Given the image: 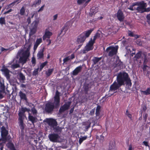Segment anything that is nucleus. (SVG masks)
<instances>
[{
    "instance_id": "1",
    "label": "nucleus",
    "mask_w": 150,
    "mask_h": 150,
    "mask_svg": "<svg viewBox=\"0 0 150 150\" xmlns=\"http://www.w3.org/2000/svg\"><path fill=\"white\" fill-rule=\"evenodd\" d=\"M116 80L117 82L115 81L110 86V92L115 91L121 86H125V84L128 88H129L132 86L131 80L129 75L125 71L120 72L117 74Z\"/></svg>"
},
{
    "instance_id": "2",
    "label": "nucleus",
    "mask_w": 150,
    "mask_h": 150,
    "mask_svg": "<svg viewBox=\"0 0 150 150\" xmlns=\"http://www.w3.org/2000/svg\"><path fill=\"white\" fill-rule=\"evenodd\" d=\"M1 137L0 138V146L2 145L3 143H5L6 142H8L6 146L10 150H16L15 146L11 140V137L10 135L8 136V132L4 126L1 128Z\"/></svg>"
},
{
    "instance_id": "3",
    "label": "nucleus",
    "mask_w": 150,
    "mask_h": 150,
    "mask_svg": "<svg viewBox=\"0 0 150 150\" xmlns=\"http://www.w3.org/2000/svg\"><path fill=\"white\" fill-rule=\"evenodd\" d=\"M93 29H91L86 31H85L81 33L77 37L76 42L78 44H80L78 46L79 48H80L83 45L85 41L86 38L89 37Z\"/></svg>"
},
{
    "instance_id": "4",
    "label": "nucleus",
    "mask_w": 150,
    "mask_h": 150,
    "mask_svg": "<svg viewBox=\"0 0 150 150\" xmlns=\"http://www.w3.org/2000/svg\"><path fill=\"white\" fill-rule=\"evenodd\" d=\"M21 51H18V54L20 55L19 61L20 63L24 64L27 61V59L30 55V52L27 51H24L21 55Z\"/></svg>"
},
{
    "instance_id": "5",
    "label": "nucleus",
    "mask_w": 150,
    "mask_h": 150,
    "mask_svg": "<svg viewBox=\"0 0 150 150\" xmlns=\"http://www.w3.org/2000/svg\"><path fill=\"white\" fill-rule=\"evenodd\" d=\"M118 47V46L115 47L110 46L108 47L106 50V52H108V56L111 57L116 55L117 52Z\"/></svg>"
},
{
    "instance_id": "6",
    "label": "nucleus",
    "mask_w": 150,
    "mask_h": 150,
    "mask_svg": "<svg viewBox=\"0 0 150 150\" xmlns=\"http://www.w3.org/2000/svg\"><path fill=\"white\" fill-rule=\"evenodd\" d=\"M136 6H137L140 7V8H144L146 6V4L144 1L134 2L132 4V5H130L128 8L132 11L135 10L136 8L134 7Z\"/></svg>"
},
{
    "instance_id": "7",
    "label": "nucleus",
    "mask_w": 150,
    "mask_h": 150,
    "mask_svg": "<svg viewBox=\"0 0 150 150\" xmlns=\"http://www.w3.org/2000/svg\"><path fill=\"white\" fill-rule=\"evenodd\" d=\"M95 43V42L92 40L91 38L83 50V53L85 54L89 51L92 50L93 48V45Z\"/></svg>"
},
{
    "instance_id": "8",
    "label": "nucleus",
    "mask_w": 150,
    "mask_h": 150,
    "mask_svg": "<svg viewBox=\"0 0 150 150\" xmlns=\"http://www.w3.org/2000/svg\"><path fill=\"white\" fill-rule=\"evenodd\" d=\"M55 108L54 103L51 102H48L45 105V110L46 112L51 113Z\"/></svg>"
},
{
    "instance_id": "9",
    "label": "nucleus",
    "mask_w": 150,
    "mask_h": 150,
    "mask_svg": "<svg viewBox=\"0 0 150 150\" xmlns=\"http://www.w3.org/2000/svg\"><path fill=\"white\" fill-rule=\"evenodd\" d=\"M1 70L3 74L6 77L7 80L10 81L11 76L10 74V71L4 66L2 67Z\"/></svg>"
},
{
    "instance_id": "10",
    "label": "nucleus",
    "mask_w": 150,
    "mask_h": 150,
    "mask_svg": "<svg viewBox=\"0 0 150 150\" xmlns=\"http://www.w3.org/2000/svg\"><path fill=\"white\" fill-rule=\"evenodd\" d=\"M48 137L51 142H59V139L60 137L57 133H53L49 134Z\"/></svg>"
},
{
    "instance_id": "11",
    "label": "nucleus",
    "mask_w": 150,
    "mask_h": 150,
    "mask_svg": "<svg viewBox=\"0 0 150 150\" xmlns=\"http://www.w3.org/2000/svg\"><path fill=\"white\" fill-rule=\"evenodd\" d=\"M71 104V102H68L65 103L63 105H61L59 109V113L61 114L65 111L68 110Z\"/></svg>"
},
{
    "instance_id": "12",
    "label": "nucleus",
    "mask_w": 150,
    "mask_h": 150,
    "mask_svg": "<svg viewBox=\"0 0 150 150\" xmlns=\"http://www.w3.org/2000/svg\"><path fill=\"white\" fill-rule=\"evenodd\" d=\"M38 24V22L36 21H35L31 25V28L29 33L30 35H32L36 33Z\"/></svg>"
},
{
    "instance_id": "13",
    "label": "nucleus",
    "mask_w": 150,
    "mask_h": 150,
    "mask_svg": "<svg viewBox=\"0 0 150 150\" xmlns=\"http://www.w3.org/2000/svg\"><path fill=\"white\" fill-rule=\"evenodd\" d=\"M116 16L117 19L121 22L123 21L125 16L122 11L120 9H119L116 13Z\"/></svg>"
},
{
    "instance_id": "14",
    "label": "nucleus",
    "mask_w": 150,
    "mask_h": 150,
    "mask_svg": "<svg viewBox=\"0 0 150 150\" xmlns=\"http://www.w3.org/2000/svg\"><path fill=\"white\" fill-rule=\"evenodd\" d=\"M47 122L49 125L52 128L57 126L58 125L57 121L52 118L48 119L47 120Z\"/></svg>"
},
{
    "instance_id": "15",
    "label": "nucleus",
    "mask_w": 150,
    "mask_h": 150,
    "mask_svg": "<svg viewBox=\"0 0 150 150\" xmlns=\"http://www.w3.org/2000/svg\"><path fill=\"white\" fill-rule=\"evenodd\" d=\"M25 40V43L24 45V47L26 49V50L25 51H27L28 52H29L30 47L31 46L32 42L30 38H29L28 40Z\"/></svg>"
},
{
    "instance_id": "16",
    "label": "nucleus",
    "mask_w": 150,
    "mask_h": 150,
    "mask_svg": "<svg viewBox=\"0 0 150 150\" xmlns=\"http://www.w3.org/2000/svg\"><path fill=\"white\" fill-rule=\"evenodd\" d=\"M44 48L40 49L38 52L37 54V59L38 60L43 59L44 57Z\"/></svg>"
},
{
    "instance_id": "17",
    "label": "nucleus",
    "mask_w": 150,
    "mask_h": 150,
    "mask_svg": "<svg viewBox=\"0 0 150 150\" xmlns=\"http://www.w3.org/2000/svg\"><path fill=\"white\" fill-rule=\"evenodd\" d=\"M52 33L50 32L47 29H46L45 31L44 35L42 37L43 40H45L46 38H47L49 39L50 36L52 35Z\"/></svg>"
},
{
    "instance_id": "18",
    "label": "nucleus",
    "mask_w": 150,
    "mask_h": 150,
    "mask_svg": "<svg viewBox=\"0 0 150 150\" xmlns=\"http://www.w3.org/2000/svg\"><path fill=\"white\" fill-rule=\"evenodd\" d=\"M99 9L98 7L93 6L90 9V12L89 13L90 16H92L93 14H95L98 11Z\"/></svg>"
},
{
    "instance_id": "19",
    "label": "nucleus",
    "mask_w": 150,
    "mask_h": 150,
    "mask_svg": "<svg viewBox=\"0 0 150 150\" xmlns=\"http://www.w3.org/2000/svg\"><path fill=\"white\" fill-rule=\"evenodd\" d=\"M82 67L81 66L76 67L72 71V74L74 76L77 75L80 72L82 69Z\"/></svg>"
},
{
    "instance_id": "20",
    "label": "nucleus",
    "mask_w": 150,
    "mask_h": 150,
    "mask_svg": "<svg viewBox=\"0 0 150 150\" xmlns=\"http://www.w3.org/2000/svg\"><path fill=\"white\" fill-rule=\"evenodd\" d=\"M19 96L21 100H24L26 101H27L28 99L26 94L21 91L19 92Z\"/></svg>"
},
{
    "instance_id": "21",
    "label": "nucleus",
    "mask_w": 150,
    "mask_h": 150,
    "mask_svg": "<svg viewBox=\"0 0 150 150\" xmlns=\"http://www.w3.org/2000/svg\"><path fill=\"white\" fill-rule=\"evenodd\" d=\"M28 118L29 120L31 121L33 124L36 123L37 121V118L36 117H34L30 114H29Z\"/></svg>"
},
{
    "instance_id": "22",
    "label": "nucleus",
    "mask_w": 150,
    "mask_h": 150,
    "mask_svg": "<svg viewBox=\"0 0 150 150\" xmlns=\"http://www.w3.org/2000/svg\"><path fill=\"white\" fill-rule=\"evenodd\" d=\"M42 42V40L41 38L37 39L34 45V50L36 49L39 45Z\"/></svg>"
},
{
    "instance_id": "23",
    "label": "nucleus",
    "mask_w": 150,
    "mask_h": 150,
    "mask_svg": "<svg viewBox=\"0 0 150 150\" xmlns=\"http://www.w3.org/2000/svg\"><path fill=\"white\" fill-rule=\"evenodd\" d=\"M142 52L141 51H139L134 56L133 59L134 61H137L138 59H140L142 55Z\"/></svg>"
},
{
    "instance_id": "24",
    "label": "nucleus",
    "mask_w": 150,
    "mask_h": 150,
    "mask_svg": "<svg viewBox=\"0 0 150 150\" xmlns=\"http://www.w3.org/2000/svg\"><path fill=\"white\" fill-rule=\"evenodd\" d=\"M60 102V98L54 97V104L55 105V108H57L59 105Z\"/></svg>"
},
{
    "instance_id": "25",
    "label": "nucleus",
    "mask_w": 150,
    "mask_h": 150,
    "mask_svg": "<svg viewBox=\"0 0 150 150\" xmlns=\"http://www.w3.org/2000/svg\"><path fill=\"white\" fill-rule=\"evenodd\" d=\"M102 58V57H93L92 60L93 62V65H94L97 64L101 59Z\"/></svg>"
},
{
    "instance_id": "26",
    "label": "nucleus",
    "mask_w": 150,
    "mask_h": 150,
    "mask_svg": "<svg viewBox=\"0 0 150 150\" xmlns=\"http://www.w3.org/2000/svg\"><path fill=\"white\" fill-rule=\"evenodd\" d=\"M68 29V27L66 25H64L62 28L59 33V35H61L63 32L64 33L63 35H64L66 33Z\"/></svg>"
},
{
    "instance_id": "27",
    "label": "nucleus",
    "mask_w": 150,
    "mask_h": 150,
    "mask_svg": "<svg viewBox=\"0 0 150 150\" xmlns=\"http://www.w3.org/2000/svg\"><path fill=\"white\" fill-rule=\"evenodd\" d=\"M41 3V0H35L31 6L36 7L40 5Z\"/></svg>"
},
{
    "instance_id": "28",
    "label": "nucleus",
    "mask_w": 150,
    "mask_h": 150,
    "mask_svg": "<svg viewBox=\"0 0 150 150\" xmlns=\"http://www.w3.org/2000/svg\"><path fill=\"white\" fill-rule=\"evenodd\" d=\"M54 132L60 134L61 133L62 129L59 126L55 127L53 128Z\"/></svg>"
},
{
    "instance_id": "29",
    "label": "nucleus",
    "mask_w": 150,
    "mask_h": 150,
    "mask_svg": "<svg viewBox=\"0 0 150 150\" xmlns=\"http://www.w3.org/2000/svg\"><path fill=\"white\" fill-rule=\"evenodd\" d=\"M30 109L26 108H22L20 109V111H19L18 113H21L22 115H24V113L26 112H28Z\"/></svg>"
},
{
    "instance_id": "30",
    "label": "nucleus",
    "mask_w": 150,
    "mask_h": 150,
    "mask_svg": "<svg viewBox=\"0 0 150 150\" xmlns=\"http://www.w3.org/2000/svg\"><path fill=\"white\" fill-rule=\"evenodd\" d=\"M18 79L21 82H22L25 80V76L22 73H20L19 74Z\"/></svg>"
},
{
    "instance_id": "31",
    "label": "nucleus",
    "mask_w": 150,
    "mask_h": 150,
    "mask_svg": "<svg viewBox=\"0 0 150 150\" xmlns=\"http://www.w3.org/2000/svg\"><path fill=\"white\" fill-rule=\"evenodd\" d=\"M141 93L144 95H148L150 94V88H148L146 91H141Z\"/></svg>"
},
{
    "instance_id": "32",
    "label": "nucleus",
    "mask_w": 150,
    "mask_h": 150,
    "mask_svg": "<svg viewBox=\"0 0 150 150\" xmlns=\"http://www.w3.org/2000/svg\"><path fill=\"white\" fill-rule=\"evenodd\" d=\"M100 105H98L96 110V116H99L100 115Z\"/></svg>"
},
{
    "instance_id": "33",
    "label": "nucleus",
    "mask_w": 150,
    "mask_h": 150,
    "mask_svg": "<svg viewBox=\"0 0 150 150\" xmlns=\"http://www.w3.org/2000/svg\"><path fill=\"white\" fill-rule=\"evenodd\" d=\"M20 1H20V0H16V1H14L13 2H12V3H11L10 4H8V5H7L6 7V9H7L9 8H10V7H11V5L12 4L14 5V4L16 3L17 2H18L17 3V4H18V3H19V2H20Z\"/></svg>"
},
{
    "instance_id": "34",
    "label": "nucleus",
    "mask_w": 150,
    "mask_h": 150,
    "mask_svg": "<svg viewBox=\"0 0 150 150\" xmlns=\"http://www.w3.org/2000/svg\"><path fill=\"white\" fill-rule=\"evenodd\" d=\"M100 33L97 32L93 37L92 40L95 42V40L96 39L99 38L100 37Z\"/></svg>"
},
{
    "instance_id": "35",
    "label": "nucleus",
    "mask_w": 150,
    "mask_h": 150,
    "mask_svg": "<svg viewBox=\"0 0 150 150\" xmlns=\"http://www.w3.org/2000/svg\"><path fill=\"white\" fill-rule=\"evenodd\" d=\"M25 9L24 6H23L20 9L19 14L21 16H23L25 14Z\"/></svg>"
},
{
    "instance_id": "36",
    "label": "nucleus",
    "mask_w": 150,
    "mask_h": 150,
    "mask_svg": "<svg viewBox=\"0 0 150 150\" xmlns=\"http://www.w3.org/2000/svg\"><path fill=\"white\" fill-rule=\"evenodd\" d=\"M19 126L21 130H23L25 128V126L23 123V121L19 122Z\"/></svg>"
},
{
    "instance_id": "37",
    "label": "nucleus",
    "mask_w": 150,
    "mask_h": 150,
    "mask_svg": "<svg viewBox=\"0 0 150 150\" xmlns=\"http://www.w3.org/2000/svg\"><path fill=\"white\" fill-rule=\"evenodd\" d=\"M144 8H140V7L138 6L136 8L135 10H136L138 12L140 13H143L144 12Z\"/></svg>"
},
{
    "instance_id": "38",
    "label": "nucleus",
    "mask_w": 150,
    "mask_h": 150,
    "mask_svg": "<svg viewBox=\"0 0 150 150\" xmlns=\"http://www.w3.org/2000/svg\"><path fill=\"white\" fill-rule=\"evenodd\" d=\"M48 63L47 61H46L42 63L40 66V69L41 71L43 68Z\"/></svg>"
},
{
    "instance_id": "39",
    "label": "nucleus",
    "mask_w": 150,
    "mask_h": 150,
    "mask_svg": "<svg viewBox=\"0 0 150 150\" xmlns=\"http://www.w3.org/2000/svg\"><path fill=\"white\" fill-rule=\"evenodd\" d=\"M54 69H48L47 71L46 72V74L48 76H50L52 73Z\"/></svg>"
},
{
    "instance_id": "40",
    "label": "nucleus",
    "mask_w": 150,
    "mask_h": 150,
    "mask_svg": "<svg viewBox=\"0 0 150 150\" xmlns=\"http://www.w3.org/2000/svg\"><path fill=\"white\" fill-rule=\"evenodd\" d=\"M18 115L19 116L18 120L19 122L23 121L24 115L21 114V113H18Z\"/></svg>"
},
{
    "instance_id": "41",
    "label": "nucleus",
    "mask_w": 150,
    "mask_h": 150,
    "mask_svg": "<svg viewBox=\"0 0 150 150\" xmlns=\"http://www.w3.org/2000/svg\"><path fill=\"white\" fill-rule=\"evenodd\" d=\"M83 88L84 91L86 93H87L88 92L89 89V84H87L84 85L83 86Z\"/></svg>"
},
{
    "instance_id": "42",
    "label": "nucleus",
    "mask_w": 150,
    "mask_h": 150,
    "mask_svg": "<svg viewBox=\"0 0 150 150\" xmlns=\"http://www.w3.org/2000/svg\"><path fill=\"white\" fill-rule=\"evenodd\" d=\"M96 139H98L100 142H102L104 140V137L102 135H101L100 136V137L98 136H97Z\"/></svg>"
},
{
    "instance_id": "43",
    "label": "nucleus",
    "mask_w": 150,
    "mask_h": 150,
    "mask_svg": "<svg viewBox=\"0 0 150 150\" xmlns=\"http://www.w3.org/2000/svg\"><path fill=\"white\" fill-rule=\"evenodd\" d=\"M0 23L1 25L6 24V21L5 17H1L0 18Z\"/></svg>"
},
{
    "instance_id": "44",
    "label": "nucleus",
    "mask_w": 150,
    "mask_h": 150,
    "mask_svg": "<svg viewBox=\"0 0 150 150\" xmlns=\"http://www.w3.org/2000/svg\"><path fill=\"white\" fill-rule=\"evenodd\" d=\"M116 63L117 66L121 67L123 65L122 62L119 59L116 60Z\"/></svg>"
},
{
    "instance_id": "45",
    "label": "nucleus",
    "mask_w": 150,
    "mask_h": 150,
    "mask_svg": "<svg viewBox=\"0 0 150 150\" xmlns=\"http://www.w3.org/2000/svg\"><path fill=\"white\" fill-rule=\"evenodd\" d=\"M87 138V137L86 136L83 137H82L80 138L79 140V143L81 144L83 142L86 140Z\"/></svg>"
},
{
    "instance_id": "46",
    "label": "nucleus",
    "mask_w": 150,
    "mask_h": 150,
    "mask_svg": "<svg viewBox=\"0 0 150 150\" xmlns=\"http://www.w3.org/2000/svg\"><path fill=\"white\" fill-rule=\"evenodd\" d=\"M125 114L127 115V116L131 120H132V115L131 114L129 113L128 112V110H127L126 111Z\"/></svg>"
},
{
    "instance_id": "47",
    "label": "nucleus",
    "mask_w": 150,
    "mask_h": 150,
    "mask_svg": "<svg viewBox=\"0 0 150 150\" xmlns=\"http://www.w3.org/2000/svg\"><path fill=\"white\" fill-rule=\"evenodd\" d=\"M19 67V65L18 64H14L11 65V68L13 69H15L18 68Z\"/></svg>"
},
{
    "instance_id": "48",
    "label": "nucleus",
    "mask_w": 150,
    "mask_h": 150,
    "mask_svg": "<svg viewBox=\"0 0 150 150\" xmlns=\"http://www.w3.org/2000/svg\"><path fill=\"white\" fill-rule=\"evenodd\" d=\"M147 22L149 24H150V13L148 14L146 16Z\"/></svg>"
},
{
    "instance_id": "49",
    "label": "nucleus",
    "mask_w": 150,
    "mask_h": 150,
    "mask_svg": "<svg viewBox=\"0 0 150 150\" xmlns=\"http://www.w3.org/2000/svg\"><path fill=\"white\" fill-rule=\"evenodd\" d=\"M70 60V58L69 57V56L63 59V62L64 63H65Z\"/></svg>"
},
{
    "instance_id": "50",
    "label": "nucleus",
    "mask_w": 150,
    "mask_h": 150,
    "mask_svg": "<svg viewBox=\"0 0 150 150\" xmlns=\"http://www.w3.org/2000/svg\"><path fill=\"white\" fill-rule=\"evenodd\" d=\"M86 0H77V3L78 4L81 5L84 3Z\"/></svg>"
},
{
    "instance_id": "51",
    "label": "nucleus",
    "mask_w": 150,
    "mask_h": 150,
    "mask_svg": "<svg viewBox=\"0 0 150 150\" xmlns=\"http://www.w3.org/2000/svg\"><path fill=\"white\" fill-rule=\"evenodd\" d=\"M91 124V123L90 122H87L86 124V126L85 127V128L86 129H88L90 127Z\"/></svg>"
},
{
    "instance_id": "52",
    "label": "nucleus",
    "mask_w": 150,
    "mask_h": 150,
    "mask_svg": "<svg viewBox=\"0 0 150 150\" xmlns=\"http://www.w3.org/2000/svg\"><path fill=\"white\" fill-rule=\"evenodd\" d=\"M95 111V108L92 109L90 112L89 114L90 115L93 116L94 114Z\"/></svg>"
},
{
    "instance_id": "53",
    "label": "nucleus",
    "mask_w": 150,
    "mask_h": 150,
    "mask_svg": "<svg viewBox=\"0 0 150 150\" xmlns=\"http://www.w3.org/2000/svg\"><path fill=\"white\" fill-rule=\"evenodd\" d=\"M59 94L60 93L57 90L56 92L55 95L54 97L60 98Z\"/></svg>"
},
{
    "instance_id": "54",
    "label": "nucleus",
    "mask_w": 150,
    "mask_h": 150,
    "mask_svg": "<svg viewBox=\"0 0 150 150\" xmlns=\"http://www.w3.org/2000/svg\"><path fill=\"white\" fill-rule=\"evenodd\" d=\"M148 117V114L147 113H146L145 114L144 116H143V120H144V122H146L147 118Z\"/></svg>"
},
{
    "instance_id": "55",
    "label": "nucleus",
    "mask_w": 150,
    "mask_h": 150,
    "mask_svg": "<svg viewBox=\"0 0 150 150\" xmlns=\"http://www.w3.org/2000/svg\"><path fill=\"white\" fill-rule=\"evenodd\" d=\"M31 110L32 113L33 115L36 114L37 113V111L35 108H32Z\"/></svg>"
},
{
    "instance_id": "56",
    "label": "nucleus",
    "mask_w": 150,
    "mask_h": 150,
    "mask_svg": "<svg viewBox=\"0 0 150 150\" xmlns=\"http://www.w3.org/2000/svg\"><path fill=\"white\" fill-rule=\"evenodd\" d=\"M128 35L129 36L133 37H134V33L130 30L129 31Z\"/></svg>"
},
{
    "instance_id": "57",
    "label": "nucleus",
    "mask_w": 150,
    "mask_h": 150,
    "mask_svg": "<svg viewBox=\"0 0 150 150\" xmlns=\"http://www.w3.org/2000/svg\"><path fill=\"white\" fill-rule=\"evenodd\" d=\"M31 62L33 64H35L36 63V59L34 57H32V58Z\"/></svg>"
},
{
    "instance_id": "58",
    "label": "nucleus",
    "mask_w": 150,
    "mask_h": 150,
    "mask_svg": "<svg viewBox=\"0 0 150 150\" xmlns=\"http://www.w3.org/2000/svg\"><path fill=\"white\" fill-rule=\"evenodd\" d=\"M148 60L147 59L146 56V55H145L144 58V64H146L147 62H148Z\"/></svg>"
},
{
    "instance_id": "59",
    "label": "nucleus",
    "mask_w": 150,
    "mask_h": 150,
    "mask_svg": "<svg viewBox=\"0 0 150 150\" xmlns=\"http://www.w3.org/2000/svg\"><path fill=\"white\" fill-rule=\"evenodd\" d=\"M45 6V5H44L43 6H42L40 7V8L38 10V12H40L42 11L43 10V9H44V7Z\"/></svg>"
},
{
    "instance_id": "60",
    "label": "nucleus",
    "mask_w": 150,
    "mask_h": 150,
    "mask_svg": "<svg viewBox=\"0 0 150 150\" xmlns=\"http://www.w3.org/2000/svg\"><path fill=\"white\" fill-rule=\"evenodd\" d=\"M74 109V106H73L69 110V114L71 115L73 112Z\"/></svg>"
},
{
    "instance_id": "61",
    "label": "nucleus",
    "mask_w": 150,
    "mask_h": 150,
    "mask_svg": "<svg viewBox=\"0 0 150 150\" xmlns=\"http://www.w3.org/2000/svg\"><path fill=\"white\" fill-rule=\"evenodd\" d=\"M13 11V10L11 9H9V10H8V11H5L4 12V14H8V13H9L12 11Z\"/></svg>"
},
{
    "instance_id": "62",
    "label": "nucleus",
    "mask_w": 150,
    "mask_h": 150,
    "mask_svg": "<svg viewBox=\"0 0 150 150\" xmlns=\"http://www.w3.org/2000/svg\"><path fill=\"white\" fill-rule=\"evenodd\" d=\"M143 143L146 146L149 147H150V146L148 145V142H147L144 141L143 142Z\"/></svg>"
},
{
    "instance_id": "63",
    "label": "nucleus",
    "mask_w": 150,
    "mask_h": 150,
    "mask_svg": "<svg viewBox=\"0 0 150 150\" xmlns=\"http://www.w3.org/2000/svg\"><path fill=\"white\" fill-rule=\"evenodd\" d=\"M150 11V7H148L147 8H144V12H149Z\"/></svg>"
},
{
    "instance_id": "64",
    "label": "nucleus",
    "mask_w": 150,
    "mask_h": 150,
    "mask_svg": "<svg viewBox=\"0 0 150 150\" xmlns=\"http://www.w3.org/2000/svg\"><path fill=\"white\" fill-rule=\"evenodd\" d=\"M38 74V70H35L33 72V75H36Z\"/></svg>"
}]
</instances>
